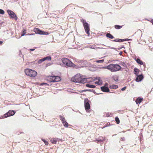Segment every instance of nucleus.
<instances>
[{
  "mask_svg": "<svg viewBox=\"0 0 153 153\" xmlns=\"http://www.w3.org/2000/svg\"><path fill=\"white\" fill-rule=\"evenodd\" d=\"M102 68L107 69L111 72H114L120 70L122 68L118 64H111L107 66L103 67Z\"/></svg>",
  "mask_w": 153,
  "mask_h": 153,
  "instance_id": "obj_1",
  "label": "nucleus"
},
{
  "mask_svg": "<svg viewBox=\"0 0 153 153\" xmlns=\"http://www.w3.org/2000/svg\"><path fill=\"white\" fill-rule=\"evenodd\" d=\"M25 72L27 75L30 77H35L37 74V72L34 70L29 69H25Z\"/></svg>",
  "mask_w": 153,
  "mask_h": 153,
  "instance_id": "obj_2",
  "label": "nucleus"
},
{
  "mask_svg": "<svg viewBox=\"0 0 153 153\" xmlns=\"http://www.w3.org/2000/svg\"><path fill=\"white\" fill-rule=\"evenodd\" d=\"M62 60L63 64L68 67H71L74 66V64L67 58H63L62 59Z\"/></svg>",
  "mask_w": 153,
  "mask_h": 153,
  "instance_id": "obj_3",
  "label": "nucleus"
},
{
  "mask_svg": "<svg viewBox=\"0 0 153 153\" xmlns=\"http://www.w3.org/2000/svg\"><path fill=\"white\" fill-rule=\"evenodd\" d=\"M34 31L36 34H39L40 35H47L49 34V33L46 32H45L39 29L38 28H35L33 30Z\"/></svg>",
  "mask_w": 153,
  "mask_h": 153,
  "instance_id": "obj_4",
  "label": "nucleus"
},
{
  "mask_svg": "<svg viewBox=\"0 0 153 153\" xmlns=\"http://www.w3.org/2000/svg\"><path fill=\"white\" fill-rule=\"evenodd\" d=\"M81 76L77 74L74 76L71 79V81L76 83H80L81 79Z\"/></svg>",
  "mask_w": 153,
  "mask_h": 153,
  "instance_id": "obj_5",
  "label": "nucleus"
},
{
  "mask_svg": "<svg viewBox=\"0 0 153 153\" xmlns=\"http://www.w3.org/2000/svg\"><path fill=\"white\" fill-rule=\"evenodd\" d=\"M84 105L86 111L89 112V109L90 108V106L89 103V101L87 99H85L84 100Z\"/></svg>",
  "mask_w": 153,
  "mask_h": 153,
  "instance_id": "obj_6",
  "label": "nucleus"
},
{
  "mask_svg": "<svg viewBox=\"0 0 153 153\" xmlns=\"http://www.w3.org/2000/svg\"><path fill=\"white\" fill-rule=\"evenodd\" d=\"M7 12L10 17L12 18H15L16 20H17L18 18L14 12L10 10H7Z\"/></svg>",
  "mask_w": 153,
  "mask_h": 153,
  "instance_id": "obj_7",
  "label": "nucleus"
},
{
  "mask_svg": "<svg viewBox=\"0 0 153 153\" xmlns=\"http://www.w3.org/2000/svg\"><path fill=\"white\" fill-rule=\"evenodd\" d=\"M83 26L86 33L88 35V36H89L90 28L89 24L88 23H85V24H84V25H83Z\"/></svg>",
  "mask_w": 153,
  "mask_h": 153,
  "instance_id": "obj_8",
  "label": "nucleus"
},
{
  "mask_svg": "<svg viewBox=\"0 0 153 153\" xmlns=\"http://www.w3.org/2000/svg\"><path fill=\"white\" fill-rule=\"evenodd\" d=\"M16 112V111L13 110H9L6 113L4 114L5 117L13 115Z\"/></svg>",
  "mask_w": 153,
  "mask_h": 153,
  "instance_id": "obj_9",
  "label": "nucleus"
},
{
  "mask_svg": "<svg viewBox=\"0 0 153 153\" xmlns=\"http://www.w3.org/2000/svg\"><path fill=\"white\" fill-rule=\"evenodd\" d=\"M137 76L135 79V80L137 82H139L141 81L143 78V76L142 74L140 75H137Z\"/></svg>",
  "mask_w": 153,
  "mask_h": 153,
  "instance_id": "obj_10",
  "label": "nucleus"
},
{
  "mask_svg": "<svg viewBox=\"0 0 153 153\" xmlns=\"http://www.w3.org/2000/svg\"><path fill=\"white\" fill-rule=\"evenodd\" d=\"M107 139L105 137H100L97 140V142L99 143H101L104 141L107 140Z\"/></svg>",
  "mask_w": 153,
  "mask_h": 153,
  "instance_id": "obj_11",
  "label": "nucleus"
},
{
  "mask_svg": "<svg viewBox=\"0 0 153 153\" xmlns=\"http://www.w3.org/2000/svg\"><path fill=\"white\" fill-rule=\"evenodd\" d=\"M101 91L104 92H108L109 91V89L108 87H105V86L101 87Z\"/></svg>",
  "mask_w": 153,
  "mask_h": 153,
  "instance_id": "obj_12",
  "label": "nucleus"
},
{
  "mask_svg": "<svg viewBox=\"0 0 153 153\" xmlns=\"http://www.w3.org/2000/svg\"><path fill=\"white\" fill-rule=\"evenodd\" d=\"M79 63H81L82 66L81 67H84L87 65V62L85 60H81L79 62Z\"/></svg>",
  "mask_w": 153,
  "mask_h": 153,
  "instance_id": "obj_13",
  "label": "nucleus"
},
{
  "mask_svg": "<svg viewBox=\"0 0 153 153\" xmlns=\"http://www.w3.org/2000/svg\"><path fill=\"white\" fill-rule=\"evenodd\" d=\"M61 80V78L60 77L58 76H55L54 78V80H52L53 82H58L60 81Z\"/></svg>",
  "mask_w": 153,
  "mask_h": 153,
  "instance_id": "obj_14",
  "label": "nucleus"
},
{
  "mask_svg": "<svg viewBox=\"0 0 153 153\" xmlns=\"http://www.w3.org/2000/svg\"><path fill=\"white\" fill-rule=\"evenodd\" d=\"M135 60L138 64L141 65H143L145 67V63H144L143 64V62L141 61L140 59L137 58V59H136Z\"/></svg>",
  "mask_w": 153,
  "mask_h": 153,
  "instance_id": "obj_15",
  "label": "nucleus"
},
{
  "mask_svg": "<svg viewBox=\"0 0 153 153\" xmlns=\"http://www.w3.org/2000/svg\"><path fill=\"white\" fill-rule=\"evenodd\" d=\"M55 76H49L47 78V80L50 82H53L52 80H54V78Z\"/></svg>",
  "mask_w": 153,
  "mask_h": 153,
  "instance_id": "obj_16",
  "label": "nucleus"
},
{
  "mask_svg": "<svg viewBox=\"0 0 153 153\" xmlns=\"http://www.w3.org/2000/svg\"><path fill=\"white\" fill-rule=\"evenodd\" d=\"M87 47L88 48H89L94 49H97V48H99V49L101 48H100V47H96L95 46L91 45H89V46H87ZM103 48V49H106L105 48Z\"/></svg>",
  "mask_w": 153,
  "mask_h": 153,
  "instance_id": "obj_17",
  "label": "nucleus"
},
{
  "mask_svg": "<svg viewBox=\"0 0 153 153\" xmlns=\"http://www.w3.org/2000/svg\"><path fill=\"white\" fill-rule=\"evenodd\" d=\"M87 82V78H83L81 77V79L80 80V82L79 83H84Z\"/></svg>",
  "mask_w": 153,
  "mask_h": 153,
  "instance_id": "obj_18",
  "label": "nucleus"
},
{
  "mask_svg": "<svg viewBox=\"0 0 153 153\" xmlns=\"http://www.w3.org/2000/svg\"><path fill=\"white\" fill-rule=\"evenodd\" d=\"M143 100V98H141L140 97H138L136 101V102L137 104H140L142 101Z\"/></svg>",
  "mask_w": 153,
  "mask_h": 153,
  "instance_id": "obj_19",
  "label": "nucleus"
},
{
  "mask_svg": "<svg viewBox=\"0 0 153 153\" xmlns=\"http://www.w3.org/2000/svg\"><path fill=\"white\" fill-rule=\"evenodd\" d=\"M58 140H59V139L57 138H54L52 139H51L50 141L53 143L56 144Z\"/></svg>",
  "mask_w": 153,
  "mask_h": 153,
  "instance_id": "obj_20",
  "label": "nucleus"
},
{
  "mask_svg": "<svg viewBox=\"0 0 153 153\" xmlns=\"http://www.w3.org/2000/svg\"><path fill=\"white\" fill-rule=\"evenodd\" d=\"M139 71L140 70L136 68H135L134 69V74L136 76H137L139 72Z\"/></svg>",
  "mask_w": 153,
  "mask_h": 153,
  "instance_id": "obj_21",
  "label": "nucleus"
},
{
  "mask_svg": "<svg viewBox=\"0 0 153 153\" xmlns=\"http://www.w3.org/2000/svg\"><path fill=\"white\" fill-rule=\"evenodd\" d=\"M86 86L87 87L91 88H94L96 87V86L95 85H91L89 84H87L86 85Z\"/></svg>",
  "mask_w": 153,
  "mask_h": 153,
  "instance_id": "obj_22",
  "label": "nucleus"
},
{
  "mask_svg": "<svg viewBox=\"0 0 153 153\" xmlns=\"http://www.w3.org/2000/svg\"><path fill=\"white\" fill-rule=\"evenodd\" d=\"M25 33H26V30H24L22 32H21V36H24L25 35ZM33 34H27L26 35H33Z\"/></svg>",
  "mask_w": 153,
  "mask_h": 153,
  "instance_id": "obj_23",
  "label": "nucleus"
},
{
  "mask_svg": "<svg viewBox=\"0 0 153 153\" xmlns=\"http://www.w3.org/2000/svg\"><path fill=\"white\" fill-rule=\"evenodd\" d=\"M106 36L107 37L110 38L111 39H112L114 38V36H112L111 34L110 33H107L106 34Z\"/></svg>",
  "mask_w": 153,
  "mask_h": 153,
  "instance_id": "obj_24",
  "label": "nucleus"
},
{
  "mask_svg": "<svg viewBox=\"0 0 153 153\" xmlns=\"http://www.w3.org/2000/svg\"><path fill=\"white\" fill-rule=\"evenodd\" d=\"M62 123H63V125H64V126L65 127H67L68 126V123H67V122L65 121V120L63 121L62 122Z\"/></svg>",
  "mask_w": 153,
  "mask_h": 153,
  "instance_id": "obj_25",
  "label": "nucleus"
},
{
  "mask_svg": "<svg viewBox=\"0 0 153 153\" xmlns=\"http://www.w3.org/2000/svg\"><path fill=\"white\" fill-rule=\"evenodd\" d=\"M90 91L91 92H93L94 91V90H93V89H85V90H84L82 91L81 92H85V91Z\"/></svg>",
  "mask_w": 153,
  "mask_h": 153,
  "instance_id": "obj_26",
  "label": "nucleus"
},
{
  "mask_svg": "<svg viewBox=\"0 0 153 153\" xmlns=\"http://www.w3.org/2000/svg\"><path fill=\"white\" fill-rule=\"evenodd\" d=\"M113 78L116 82H117L118 81V76L117 75L113 76Z\"/></svg>",
  "mask_w": 153,
  "mask_h": 153,
  "instance_id": "obj_27",
  "label": "nucleus"
},
{
  "mask_svg": "<svg viewBox=\"0 0 153 153\" xmlns=\"http://www.w3.org/2000/svg\"><path fill=\"white\" fill-rule=\"evenodd\" d=\"M122 27V26L119 25H115L114 26V27L117 29H121Z\"/></svg>",
  "mask_w": 153,
  "mask_h": 153,
  "instance_id": "obj_28",
  "label": "nucleus"
},
{
  "mask_svg": "<svg viewBox=\"0 0 153 153\" xmlns=\"http://www.w3.org/2000/svg\"><path fill=\"white\" fill-rule=\"evenodd\" d=\"M44 58L45 59V60H47L49 61H51V57L50 56H46L44 57Z\"/></svg>",
  "mask_w": 153,
  "mask_h": 153,
  "instance_id": "obj_29",
  "label": "nucleus"
},
{
  "mask_svg": "<svg viewBox=\"0 0 153 153\" xmlns=\"http://www.w3.org/2000/svg\"><path fill=\"white\" fill-rule=\"evenodd\" d=\"M120 64L123 66L124 67H126L127 66V65L126 64V63L124 62H121L120 63Z\"/></svg>",
  "mask_w": 153,
  "mask_h": 153,
  "instance_id": "obj_30",
  "label": "nucleus"
},
{
  "mask_svg": "<svg viewBox=\"0 0 153 153\" xmlns=\"http://www.w3.org/2000/svg\"><path fill=\"white\" fill-rule=\"evenodd\" d=\"M45 61V59L44 58H42V59H39L38 61V63L39 64H41V63L43 62L44 61Z\"/></svg>",
  "mask_w": 153,
  "mask_h": 153,
  "instance_id": "obj_31",
  "label": "nucleus"
},
{
  "mask_svg": "<svg viewBox=\"0 0 153 153\" xmlns=\"http://www.w3.org/2000/svg\"><path fill=\"white\" fill-rule=\"evenodd\" d=\"M123 40H122L121 39H116L114 40H113V41L115 42H123Z\"/></svg>",
  "mask_w": 153,
  "mask_h": 153,
  "instance_id": "obj_32",
  "label": "nucleus"
},
{
  "mask_svg": "<svg viewBox=\"0 0 153 153\" xmlns=\"http://www.w3.org/2000/svg\"><path fill=\"white\" fill-rule=\"evenodd\" d=\"M97 78L96 79H97L98 80V81L96 82H95V83L96 84H97V85H101V84H100V82H99L100 81V77H99L98 78V79H97Z\"/></svg>",
  "mask_w": 153,
  "mask_h": 153,
  "instance_id": "obj_33",
  "label": "nucleus"
},
{
  "mask_svg": "<svg viewBox=\"0 0 153 153\" xmlns=\"http://www.w3.org/2000/svg\"><path fill=\"white\" fill-rule=\"evenodd\" d=\"M115 120L117 124H119L120 123V121L118 117H116L115 118Z\"/></svg>",
  "mask_w": 153,
  "mask_h": 153,
  "instance_id": "obj_34",
  "label": "nucleus"
},
{
  "mask_svg": "<svg viewBox=\"0 0 153 153\" xmlns=\"http://www.w3.org/2000/svg\"><path fill=\"white\" fill-rule=\"evenodd\" d=\"M104 59H101L100 60H96L95 61L97 63H102L103 62H104Z\"/></svg>",
  "mask_w": 153,
  "mask_h": 153,
  "instance_id": "obj_35",
  "label": "nucleus"
},
{
  "mask_svg": "<svg viewBox=\"0 0 153 153\" xmlns=\"http://www.w3.org/2000/svg\"><path fill=\"white\" fill-rule=\"evenodd\" d=\"M59 117L60 120H61L62 122L65 120V117L61 115L59 116Z\"/></svg>",
  "mask_w": 153,
  "mask_h": 153,
  "instance_id": "obj_36",
  "label": "nucleus"
},
{
  "mask_svg": "<svg viewBox=\"0 0 153 153\" xmlns=\"http://www.w3.org/2000/svg\"><path fill=\"white\" fill-rule=\"evenodd\" d=\"M110 123H107L105 125H104V126L102 128V129L108 126H110Z\"/></svg>",
  "mask_w": 153,
  "mask_h": 153,
  "instance_id": "obj_37",
  "label": "nucleus"
},
{
  "mask_svg": "<svg viewBox=\"0 0 153 153\" xmlns=\"http://www.w3.org/2000/svg\"><path fill=\"white\" fill-rule=\"evenodd\" d=\"M118 88V86L116 85H113L111 88L113 89H115Z\"/></svg>",
  "mask_w": 153,
  "mask_h": 153,
  "instance_id": "obj_38",
  "label": "nucleus"
},
{
  "mask_svg": "<svg viewBox=\"0 0 153 153\" xmlns=\"http://www.w3.org/2000/svg\"><path fill=\"white\" fill-rule=\"evenodd\" d=\"M81 22H82L83 24V25H84V24H85V23H87L85 20L84 19H81Z\"/></svg>",
  "mask_w": 153,
  "mask_h": 153,
  "instance_id": "obj_39",
  "label": "nucleus"
},
{
  "mask_svg": "<svg viewBox=\"0 0 153 153\" xmlns=\"http://www.w3.org/2000/svg\"><path fill=\"white\" fill-rule=\"evenodd\" d=\"M42 140L44 143L45 145H48V143L47 141H46L45 140L43 139H42Z\"/></svg>",
  "mask_w": 153,
  "mask_h": 153,
  "instance_id": "obj_40",
  "label": "nucleus"
},
{
  "mask_svg": "<svg viewBox=\"0 0 153 153\" xmlns=\"http://www.w3.org/2000/svg\"><path fill=\"white\" fill-rule=\"evenodd\" d=\"M4 13V11L1 9H0V14H3Z\"/></svg>",
  "mask_w": 153,
  "mask_h": 153,
  "instance_id": "obj_41",
  "label": "nucleus"
},
{
  "mask_svg": "<svg viewBox=\"0 0 153 153\" xmlns=\"http://www.w3.org/2000/svg\"><path fill=\"white\" fill-rule=\"evenodd\" d=\"M122 40H123V42H124V41H128L130 40H131V39H122Z\"/></svg>",
  "mask_w": 153,
  "mask_h": 153,
  "instance_id": "obj_42",
  "label": "nucleus"
},
{
  "mask_svg": "<svg viewBox=\"0 0 153 153\" xmlns=\"http://www.w3.org/2000/svg\"><path fill=\"white\" fill-rule=\"evenodd\" d=\"M126 86L124 87L123 88L121 89V91H124L126 89Z\"/></svg>",
  "mask_w": 153,
  "mask_h": 153,
  "instance_id": "obj_43",
  "label": "nucleus"
},
{
  "mask_svg": "<svg viewBox=\"0 0 153 153\" xmlns=\"http://www.w3.org/2000/svg\"><path fill=\"white\" fill-rule=\"evenodd\" d=\"M49 85L47 83H41V85Z\"/></svg>",
  "mask_w": 153,
  "mask_h": 153,
  "instance_id": "obj_44",
  "label": "nucleus"
},
{
  "mask_svg": "<svg viewBox=\"0 0 153 153\" xmlns=\"http://www.w3.org/2000/svg\"><path fill=\"white\" fill-rule=\"evenodd\" d=\"M121 139L122 141H124L125 140V138L124 137H121Z\"/></svg>",
  "mask_w": 153,
  "mask_h": 153,
  "instance_id": "obj_45",
  "label": "nucleus"
},
{
  "mask_svg": "<svg viewBox=\"0 0 153 153\" xmlns=\"http://www.w3.org/2000/svg\"><path fill=\"white\" fill-rule=\"evenodd\" d=\"M124 48V46H122V47H120V48H117V49L118 50H120L122 48Z\"/></svg>",
  "mask_w": 153,
  "mask_h": 153,
  "instance_id": "obj_46",
  "label": "nucleus"
},
{
  "mask_svg": "<svg viewBox=\"0 0 153 153\" xmlns=\"http://www.w3.org/2000/svg\"><path fill=\"white\" fill-rule=\"evenodd\" d=\"M34 50H35V49H33V48L30 49V51H33Z\"/></svg>",
  "mask_w": 153,
  "mask_h": 153,
  "instance_id": "obj_47",
  "label": "nucleus"
},
{
  "mask_svg": "<svg viewBox=\"0 0 153 153\" xmlns=\"http://www.w3.org/2000/svg\"><path fill=\"white\" fill-rule=\"evenodd\" d=\"M93 93H94L95 94H97V93H96L95 92V91H94V92H93Z\"/></svg>",
  "mask_w": 153,
  "mask_h": 153,
  "instance_id": "obj_48",
  "label": "nucleus"
},
{
  "mask_svg": "<svg viewBox=\"0 0 153 153\" xmlns=\"http://www.w3.org/2000/svg\"><path fill=\"white\" fill-rule=\"evenodd\" d=\"M111 49H114L115 50H117V48H113V47H111Z\"/></svg>",
  "mask_w": 153,
  "mask_h": 153,
  "instance_id": "obj_49",
  "label": "nucleus"
},
{
  "mask_svg": "<svg viewBox=\"0 0 153 153\" xmlns=\"http://www.w3.org/2000/svg\"><path fill=\"white\" fill-rule=\"evenodd\" d=\"M106 116L107 117H109L110 116V115H109V113L108 114H106Z\"/></svg>",
  "mask_w": 153,
  "mask_h": 153,
  "instance_id": "obj_50",
  "label": "nucleus"
},
{
  "mask_svg": "<svg viewBox=\"0 0 153 153\" xmlns=\"http://www.w3.org/2000/svg\"><path fill=\"white\" fill-rule=\"evenodd\" d=\"M122 51H120V53H119V54L120 55H121L122 54Z\"/></svg>",
  "mask_w": 153,
  "mask_h": 153,
  "instance_id": "obj_51",
  "label": "nucleus"
},
{
  "mask_svg": "<svg viewBox=\"0 0 153 153\" xmlns=\"http://www.w3.org/2000/svg\"><path fill=\"white\" fill-rule=\"evenodd\" d=\"M2 43H3V42L2 41H0V45L2 44Z\"/></svg>",
  "mask_w": 153,
  "mask_h": 153,
  "instance_id": "obj_52",
  "label": "nucleus"
},
{
  "mask_svg": "<svg viewBox=\"0 0 153 153\" xmlns=\"http://www.w3.org/2000/svg\"><path fill=\"white\" fill-rule=\"evenodd\" d=\"M121 112H122V113H123V111H121Z\"/></svg>",
  "mask_w": 153,
  "mask_h": 153,
  "instance_id": "obj_53",
  "label": "nucleus"
},
{
  "mask_svg": "<svg viewBox=\"0 0 153 153\" xmlns=\"http://www.w3.org/2000/svg\"><path fill=\"white\" fill-rule=\"evenodd\" d=\"M59 140H61V139H59Z\"/></svg>",
  "mask_w": 153,
  "mask_h": 153,
  "instance_id": "obj_54",
  "label": "nucleus"
}]
</instances>
